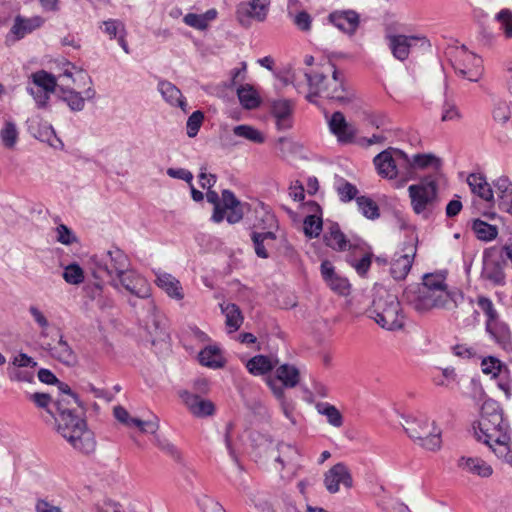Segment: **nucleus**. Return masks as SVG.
Instances as JSON below:
<instances>
[{
    "label": "nucleus",
    "mask_w": 512,
    "mask_h": 512,
    "mask_svg": "<svg viewBox=\"0 0 512 512\" xmlns=\"http://www.w3.org/2000/svg\"><path fill=\"white\" fill-rule=\"evenodd\" d=\"M156 283L169 297L176 300H182L184 298L180 281L171 274H159Z\"/></svg>",
    "instance_id": "nucleus-17"
},
{
    "label": "nucleus",
    "mask_w": 512,
    "mask_h": 512,
    "mask_svg": "<svg viewBox=\"0 0 512 512\" xmlns=\"http://www.w3.org/2000/svg\"><path fill=\"white\" fill-rule=\"evenodd\" d=\"M330 132L337 138L340 143H351L356 136L355 127L349 123L345 116L337 111L332 114L328 120Z\"/></svg>",
    "instance_id": "nucleus-11"
},
{
    "label": "nucleus",
    "mask_w": 512,
    "mask_h": 512,
    "mask_svg": "<svg viewBox=\"0 0 512 512\" xmlns=\"http://www.w3.org/2000/svg\"><path fill=\"white\" fill-rule=\"evenodd\" d=\"M410 304L419 312H425L445 304V295L419 285L408 293Z\"/></svg>",
    "instance_id": "nucleus-7"
},
{
    "label": "nucleus",
    "mask_w": 512,
    "mask_h": 512,
    "mask_svg": "<svg viewBox=\"0 0 512 512\" xmlns=\"http://www.w3.org/2000/svg\"><path fill=\"white\" fill-rule=\"evenodd\" d=\"M57 240L64 245H69L75 241V237L65 225L61 224L57 227Z\"/></svg>",
    "instance_id": "nucleus-53"
},
{
    "label": "nucleus",
    "mask_w": 512,
    "mask_h": 512,
    "mask_svg": "<svg viewBox=\"0 0 512 512\" xmlns=\"http://www.w3.org/2000/svg\"><path fill=\"white\" fill-rule=\"evenodd\" d=\"M222 312L226 318V326L229 328V332L237 331L242 323L243 316L238 306L232 303H228L226 305H221Z\"/></svg>",
    "instance_id": "nucleus-23"
},
{
    "label": "nucleus",
    "mask_w": 512,
    "mask_h": 512,
    "mask_svg": "<svg viewBox=\"0 0 512 512\" xmlns=\"http://www.w3.org/2000/svg\"><path fill=\"white\" fill-rule=\"evenodd\" d=\"M375 322L386 330L400 329L404 325V316L396 295L380 291L373 301Z\"/></svg>",
    "instance_id": "nucleus-5"
},
{
    "label": "nucleus",
    "mask_w": 512,
    "mask_h": 512,
    "mask_svg": "<svg viewBox=\"0 0 512 512\" xmlns=\"http://www.w3.org/2000/svg\"><path fill=\"white\" fill-rule=\"evenodd\" d=\"M340 484L351 488L353 480L348 468L342 463H337L325 474L324 485L330 493H337L340 490Z\"/></svg>",
    "instance_id": "nucleus-10"
},
{
    "label": "nucleus",
    "mask_w": 512,
    "mask_h": 512,
    "mask_svg": "<svg viewBox=\"0 0 512 512\" xmlns=\"http://www.w3.org/2000/svg\"><path fill=\"white\" fill-rule=\"evenodd\" d=\"M180 396L194 416L207 417L213 415L215 406L210 400L203 399L188 391L181 392Z\"/></svg>",
    "instance_id": "nucleus-13"
},
{
    "label": "nucleus",
    "mask_w": 512,
    "mask_h": 512,
    "mask_svg": "<svg viewBox=\"0 0 512 512\" xmlns=\"http://www.w3.org/2000/svg\"><path fill=\"white\" fill-rule=\"evenodd\" d=\"M321 272H322V275H323L324 279L327 282L333 280V278L338 277V275H336L335 272H334L333 266L328 261H324L321 264Z\"/></svg>",
    "instance_id": "nucleus-61"
},
{
    "label": "nucleus",
    "mask_w": 512,
    "mask_h": 512,
    "mask_svg": "<svg viewBox=\"0 0 512 512\" xmlns=\"http://www.w3.org/2000/svg\"><path fill=\"white\" fill-rule=\"evenodd\" d=\"M275 364L267 356L257 355L247 362L246 367L252 375L258 376L270 372Z\"/></svg>",
    "instance_id": "nucleus-27"
},
{
    "label": "nucleus",
    "mask_w": 512,
    "mask_h": 512,
    "mask_svg": "<svg viewBox=\"0 0 512 512\" xmlns=\"http://www.w3.org/2000/svg\"><path fill=\"white\" fill-rule=\"evenodd\" d=\"M221 206L223 209L224 218L226 217L229 223L234 224L242 219L243 213L241 210V204L230 191H223Z\"/></svg>",
    "instance_id": "nucleus-16"
},
{
    "label": "nucleus",
    "mask_w": 512,
    "mask_h": 512,
    "mask_svg": "<svg viewBox=\"0 0 512 512\" xmlns=\"http://www.w3.org/2000/svg\"><path fill=\"white\" fill-rule=\"evenodd\" d=\"M476 431L478 438L489 445L495 453L501 456L507 454L510 443L508 425L497 402L487 400L483 403Z\"/></svg>",
    "instance_id": "nucleus-1"
},
{
    "label": "nucleus",
    "mask_w": 512,
    "mask_h": 512,
    "mask_svg": "<svg viewBox=\"0 0 512 512\" xmlns=\"http://www.w3.org/2000/svg\"><path fill=\"white\" fill-rule=\"evenodd\" d=\"M329 20L341 31L353 34L359 25V15L352 10L336 11L329 15Z\"/></svg>",
    "instance_id": "nucleus-15"
},
{
    "label": "nucleus",
    "mask_w": 512,
    "mask_h": 512,
    "mask_svg": "<svg viewBox=\"0 0 512 512\" xmlns=\"http://www.w3.org/2000/svg\"><path fill=\"white\" fill-rule=\"evenodd\" d=\"M337 192L342 201L347 202L352 200L357 195V188L351 183H342L338 188Z\"/></svg>",
    "instance_id": "nucleus-48"
},
{
    "label": "nucleus",
    "mask_w": 512,
    "mask_h": 512,
    "mask_svg": "<svg viewBox=\"0 0 512 512\" xmlns=\"http://www.w3.org/2000/svg\"><path fill=\"white\" fill-rule=\"evenodd\" d=\"M275 379L282 383L280 387L284 390V388L297 386L300 381V374L294 366L283 364L276 369Z\"/></svg>",
    "instance_id": "nucleus-19"
},
{
    "label": "nucleus",
    "mask_w": 512,
    "mask_h": 512,
    "mask_svg": "<svg viewBox=\"0 0 512 512\" xmlns=\"http://www.w3.org/2000/svg\"><path fill=\"white\" fill-rule=\"evenodd\" d=\"M289 195L294 201H303L305 198L304 187L301 184H294L290 187Z\"/></svg>",
    "instance_id": "nucleus-62"
},
{
    "label": "nucleus",
    "mask_w": 512,
    "mask_h": 512,
    "mask_svg": "<svg viewBox=\"0 0 512 512\" xmlns=\"http://www.w3.org/2000/svg\"><path fill=\"white\" fill-rule=\"evenodd\" d=\"M31 30L32 25L30 24V21L24 20L21 17H16L12 32L16 35L17 38H22L27 32H30Z\"/></svg>",
    "instance_id": "nucleus-49"
},
{
    "label": "nucleus",
    "mask_w": 512,
    "mask_h": 512,
    "mask_svg": "<svg viewBox=\"0 0 512 512\" xmlns=\"http://www.w3.org/2000/svg\"><path fill=\"white\" fill-rule=\"evenodd\" d=\"M472 228L477 238L481 241L490 242L498 236V229L495 225L488 224L480 219L474 220Z\"/></svg>",
    "instance_id": "nucleus-30"
},
{
    "label": "nucleus",
    "mask_w": 512,
    "mask_h": 512,
    "mask_svg": "<svg viewBox=\"0 0 512 512\" xmlns=\"http://www.w3.org/2000/svg\"><path fill=\"white\" fill-rule=\"evenodd\" d=\"M38 377L39 380L43 383L53 384L57 382L55 375L47 369H40L38 372Z\"/></svg>",
    "instance_id": "nucleus-63"
},
{
    "label": "nucleus",
    "mask_w": 512,
    "mask_h": 512,
    "mask_svg": "<svg viewBox=\"0 0 512 512\" xmlns=\"http://www.w3.org/2000/svg\"><path fill=\"white\" fill-rule=\"evenodd\" d=\"M252 239H253V242H254V245H255V252L256 254L261 257V258H267L268 257V253L267 251L265 250L264 246H263V240L261 239V236L259 233H253V236H252Z\"/></svg>",
    "instance_id": "nucleus-58"
},
{
    "label": "nucleus",
    "mask_w": 512,
    "mask_h": 512,
    "mask_svg": "<svg viewBox=\"0 0 512 512\" xmlns=\"http://www.w3.org/2000/svg\"><path fill=\"white\" fill-rule=\"evenodd\" d=\"M114 416L122 424L127 425V426L132 425V422H131L132 418L129 416L128 411L125 408H123L122 406H116L114 408Z\"/></svg>",
    "instance_id": "nucleus-56"
},
{
    "label": "nucleus",
    "mask_w": 512,
    "mask_h": 512,
    "mask_svg": "<svg viewBox=\"0 0 512 512\" xmlns=\"http://www.w3.org/2000/svg\"><path fill=\"white\" fill-rule=\"evenodd\" d=\"M271 110L273 116L276 118L279 128H286L290 126V118L292 115V104L286 99H277L272 102Z\"/></svg>",
    "instance_id": "nucleus-18"
},
{
    "label": "nucleus",
    "mask_w": 512,
    "mask_h": 512,
    "mask_svg": "<svg viewBox=\"0 0 512 512\" xmlns=\"http://www.w3.org/2000/svg\"><path fill=\"white\" fill-rule=\"evenodd\" d=\"M58 416L56 418L58 431L70 444L82 453L89 454L95 450L93 434L87 429L85 421L74 415L75 406L68 398L56 401Z\"/></svg>",
    "instance_id": "nucleus-2"
},
{
    "label": "nucleus",
    "mask_w": 512,
    "mask_h": 512,
    "mask_svg": "<svg viewBox=\"0 0 512 512\" xmlns=\"http://www.w3.org/2000/svg\"><path fill=\"white\" fill-rule=\"evenodd\" d=\"M324 241L327 246L337 251H344L351 247L346 236L337 224H334L329 228L324 235Z\"/></svg>",
    "instance_id": "nucleus-20"
},
{
    "label": "nucleus",
    "mask_w": 512,
    "mask_h": 512,
    "mask_svg": "<svg viewBox=\"0 0 512 512\" xmlns=\"http://www.w3.org/2000/svg\"><path fill=\"white\" fill-rule=\"evenodd\" d=\"M371 265V255L366 254L358 262L352 264L355 270L360 274L364 275L368 271Z\"/></svg>",
    "instance_id": "nucleus-55"
},
{
    "label": "nucleus",
    "mask_w": 512,
    "mask_h": 512,
    "mask_svg": "<svg viewBox=\"0 0 512 512\" xmlns=\"http://www.w3.org/2000/svg\"><path fill=\"white\" fill-rule=\"evenodd\" d=\"M37 512H61L59 507L51 505L45 500H39L36 504Z\"/></svg>",
    "instance_id": "nucleus-64"
},
{
    "label": "nucleus",
    "mask_w": 512,
    "mask_h": 512,
    "mask_svg": "<svg viewBox=\"0 0 512 512\" xmlns=\"http://www.w3.org/2000/svg\"><path fill=\"white\" fill-rule=\"evenodd\" d=\"M294 22L301 30L304 31H308L311 27V17L305 11L297 13L294 17Z\"/></svg>",
    "instance_id": "nucleus-54"
},
{
    "label": "nucleus",
    "mask_w": 512,
    "mask_h": 512,
    "mask_svg": "<svg viewBox=\"0 0 512 512\" xmlns=\"http://www.w3.org/2000/svg\"><path fill=\"white\" fill-rule=\"evenodd\" d=\"M482 372L491 378H496L501 371V362L492 356L486 357L481 363Z\"/></svg>",
    "instance_id": "nucleus-42"
},
{
    "label": "nucleus",
    "mask_w": 512,
    "mask_h": 512,
    "mask_svg": "<svg viewBox=\"0 0 512 512\" xmlns=\"http://www.w3.org/2000/svg\"><path fill=\"white\" fill-rule=\"evenodd\" d=\"M59 389L63 392V396L61 398H68L71 400L72 406H79L80 402L78 397L72 393L70 387L67 384L61 383L59 385Z\"/></svg>",
    "instance_id": "nucleus-60"
},
{
    "label": "nucleus",
    "mask_w": 512,
    "mask_h": 512,
    "mask_svg": "<svg viewBox=\"0 0 512 512\" xmlns=\"http://www.w3.org/2000/svg\"><path fill=\"white\" fill-rule=\"evenodd\" d=\"M309 93L307 98L312 101L313 97L325 96L339 102H349V97L344 89L343 81L333 65H323L317 71L306 73Z\"/></svg>",
    "instance_id": "nucleus-4"
},
{
    "label": "nucleus",
    "mask_w": 512,
    "mask_h": 512,
    "mask_svg": "<svg viewBox=\"0 0 512 512\" xmlns=\"http://www.w3.org/2000/svg\"><path fill=\"white\" fill-rule=\"evenodd\" d=\"M316 409L319 414L327 417L328 422L334 427H340L343 423L342 415L339 410L330 404H318Z\"/></svg>",
    "instance_id": "nucleus-34"
},
{
    "label": "nucleus",
    "mask_w": 512,
    "mask_h": 512,
    "mask_svg": "<svg viewBox=\"0 0 512 512\" xmlns=\"http://www.w3.org/2000/svg\"><path fill=\"white\" fill-rule=\"evenodd\" d=\"M2 139L6 146L13 147L17 139V131L12 123H7L2 131Z\"/></svg>",
    "instance_id": "nucleus-50"
},
{
    "label": "nucleus",
    "mask_w": 512,
    "mask_h": 512,
    "mask_svg": "<svg viewBox=\"0 0 512 512\" xmlns=\"http://www.w3.org/2000/svg\"><path fill=\"white\" fill-rule=\"evenodd\" d=\"M440 164V160L433 154H417L413 156L411 161V166L419 169L427 167L438 168Z\"/></svg>",
    "instance_id": "nucleus-40"
},
{
    "label": "nucleus",
    "mask_w": 512,
    "mask_h": 512,
    "mask_svg": "<svg viewBox=\"0 0 512 512\" xmlns=\"http://www.w3.org/2000/svg\"><path fill=\"white\" fill-rule=\"evenodd\" d=\"M62 98L68 103L72 110H81L84 106V99L81 91L85 88L89 89L90 78L80 69L74 66L66 68L60 76Z\"/></svg>",
    "instance_id": "nucleus-6"
},
{
    "label": "nucleus",
    "mask_w": 512,
    "mask_h": 512,
    "mask_svg": "<svg viewBox=\"0 0 512 512\" xmlns=\"http://www.w3.org/2000/svg\"><path fill=\"white\" fill-rule=\"evenodd\" d=\"M414 253L397 256L391 264V273L395 279H403L409 273Z\"/></svg>",
    "instance_id": "nucleus-24"
},
{
    "label": "nucleus",
    "mask_w": 512,
    "mask_h": 512,
    "mask_svg": "<svg viewBox=\"0 0 512 512\" xmlns=\"http://www.w3.org/2000/svg\"><path fill=\"white\" fill-rule=\"evenodd\" d=\"M105 32L111 37H116L119 34V42L125 53H129L127 43L124 40L125 28L122 23L110 20L104 22Z\"/></svg>",
    "instance_id": "nucleus-35"
},
{
    "label": "nucleus",
    "mask_w": 512,
    "mask_h": 512,
    "mask_svg": "<svg viewBox=\"0 0 512 512\" xmlns=\"http://www.w3.org/2000/svg\"><path fill=\"white\" fill-rule=\"evenodd\" d=\"M330 288L340 295H347L350 291V284L347 279L340 276L328 282Z\"/></svg>",
    "instance_id": "nucleus-46"
},
{
    "label": "nucleus",
    "mask_w": 512,
    "mask_h": 512,
    "mask_svg": "<svg viewBox=\"0 0 512 512\" xmlns=\"http://www.w3.org/2000/svg\"><path fill=\"white\" fill-rule=\"evenodd\" d=\"M478 303H479V306L487 314V316L489 317V319L491 321L496 319L497 315H496V312L493 309V305H492L490 300H488L486 298H480Z\"/></svg>",
    "instance_id": "nucleus-59"
},
{
    "label": "nucleus",
    "mask_w": 512,
    "mask_h": 512,
    "mask_svg": "<svg viewBox=\"0 0 512 512\" xmlns=\"http://www.w3.org/2000/svg\"><path fill=\"white\" fill-rule=\"evenodd\" d=\"M499 196V206L512 214V185L506 184Z\"/></svg>",
    "instance_id": "nucleus-45"
},
{
    "label": "nucleus",
    "mask_w": 512,
    "mask_h": 512,
    "mask_svg": "<svg viewBox=\"0 0 512 512\" xmlns=\"http://www.w3.org/2000/svg\"><path fill=\"white\" fill-rule=\"evenodd\" d=\"M64 279L70 284H79L83 281V270L77 264H71L65 268Z\"/></svg>",
    "instance_id": "nucleus-43"
},
{
    "label": "nucleus",
    "mask_w": 512,
    "mask_h": 512,
    "mask_svg": "<svg viewBox=\"0 0 512 512\" xmlns=\"http://www.w3.org/2000/svg\"><path fill=\"white\" fill-rule=\"evenodd\" d=\"M359 210L368 219L379 217V208L377 204L370 198L361 196L356 199Z\"/></svg>",
    "instance_id": "nucleus-37"
},
{
    "label": "nucleus",
    "mask_w": 512,
    "mask_h": 512,
    "mask_svg": "<svg viewBox=\"0 0 512 512\" xmlns=\"http://www.w3.org/2000/svg\"><path fill=\"white\" fill-rule=\"evenodd\" d=\"M33 82L36 86L44 90L43 96L35 95L34 91L31 90L30 93L34 96L40 107H44L49 98V94L53 93L56 89L57 82L53 75L47 73L46 71H38L32 75Z\"/></svg>",
    "instance_id": "nucleus-14"
},
{
    "label": "nucleus",
    "mask_w": 512,
    "mask_h": 512,
    "mask_svg": "<svg viewBox=\"0 0 512 512\" xmlns=\"http://www.w3.org/2000/svg\"><path fill=\"white\" fill-rule=\"evenodd\" d=\"M207 200L214 204V213L212 215V219L215 222H221L224 219V213L222 209V203L219 201L218 194L215 191H211L210 189L207 191Z\"/></svg>",
    "instance_id": "nucleus-44"
},
{
    "label": "nucleus",
    "mask_w": 512,
    "mask_h": 512,
    "mask_svg": "<svg viewBox=\"0 0 512 512\" xmlns=\"http://www.w3.org/2000/svg\"><path fill=\"white\" fill-rule=\"evenodd\" d=\"M184 21L187 25L198 29H205L207 27L206 19L202 15L190 13L184 17Z\"/></svg>",
    "instance_id": "nucleus-52"
},
{
    "label": "nucleus",
    "mask_w": 512,
    "mask_h": 512,
    "mask_svg": "<svg viewBox=\"0 0 512 512\" xmlns=\"http://www.w3.org/2000/svg\"><path fill=\"white\" fill-rule=\"evenodd\" d=\"M237 95L245 109H255L260 105L261 100L257 91L249 84L238 88Z\"/></svg>",
    "instance_id": "nucleus-26"
},
{
    "label": "nucleus",
    "mask_w": 512,
    "mask_h": 512,
    "mask_svg": "<svg viewBox=\"0 0 512 512\" xmlns=\"http://www.w3.org/2000/svg\"><path fill=\"white\" fill-rule=\"evenodd\" d=\"M233 132L236 136L243 137L255 143H263L264 136L256 128L249 125H238L234 127Z\"/></svg>",
    "instance_id": "nucleus-36"
},
{
    "label": "nucleus",
    "mask_w": 512,
    "mask_h": 512,
    "mask_svg": "<svg viewBox=\"0 0 512 512\" xmlns=\"http://www.w3.org/2000/svg\"><path fill=\"white\" fill-rule=\"evenodd\" d=\"M461 465L480 477H488L492 474L490 466L473 458H462Z\"/></svg>",
    "instance_id": "nucleus-38"
},
{
    "label": "nucleus",
    "mask_w": 512,
    "mask_h": 512,
    "mask_svg": "<svg viewBox=\"0 0 512 512\" xmlns=\"http://www.w3.org/2000/svg\"><path fill=\"white\" fill-rule=\"evenodd\" d=\"M203 120H204V114L199 110L193 112L189 116L187 123H186V128H187V135L190 138H193L198 134V131L203 123Z\"/></svg>",
    "instance_id": "nucleus-41"
},
{
    "label": "nucleus",
    "mask_w": 512,
    "mask_h": 512,
    "mask_svg": "<svg viewBox=\"0 0 512 512\" xmlns=\"http://www.w3.org/2000/svg\"><path fill=\"white\" fill-rule=\"evenodd\" d=\"M132 425L139 428V430L143 433H155L158 430V422L157 421H142L140 419L134 418L131 419Z\"/></svg>",
    "instance_id": "nucleus-51"
},
{
    "label": "nucleus",
    "mask_w": 512,
    "mask_h": 512,
    "mask_svg": "<svg viewBox=\"0 0 512 512\" xmlns=\"http://www.w3.org/2000/svg\"><path fill=\"white\" fill-rule=\"evenodd\" d=\"M468 184L471 187L472 191L479 195L481 198L485 199L486 201L492 200V189L482 176L471 174L468 177Z\"/></svg>",
    "instance_id": "nucleus-29"
},
{
    "label": "nucleus",
    "mask_w": 512,
    "mask_h": 512,
    "mask_svg": "<svg viewBox=\"0 0 512 512\" xmlns=\"http://www.w3.org/2000/svg\"><path fill=\"white\" fill-rule=\"evenodd\" d=\"M407 436L428 452H437L443 446V423L422 416H403L401 423Z\"/></svg>",
    "instance_id": "nucleus-3"
},
{
    "label": "nucleus",
    "mask_w": 512,
    "mask_h": 512,
    "mask_svg": "<svg viewBox=\"0 0 512 512\" xmlns=\"http://www.w3.org/2000/svg\"><path fill=\"white\" fill-rule=\"evenodd\" d=\"M105 266L110 275L121 277L128 266L127 258L120 251L108 252V260Z\"/></svg>",
    "instance_id": "nucleus-22"
},
{
    "label": "nucleus",
    "mask_w": 512,
    "mask_h": 512,
    "mask_svg": "<svg viewBox=\"0 0 512 512\" xmlns=\"http://www.w3.org/2000/svg\"><path fill=\"white\" fill-rule=\"evenodd\" d=\"M406 158V154L398 149L388 148L374 158V165L378 174L386 179L392 180L398 176L397 159Z\"/></svg>",
    "instance_id": "nucleus-8"
},
{
    "label": "nucleus",
    "mask_w": 512,
    "mask_h": 512,
    "mask_svg": "<svg viewBox=\"0 0 512 512\" xmlns=\"http://www.w3.org/2000/svg\"><path fill=\"white\" fill-rule=\"evenodd\" d=\"M497 19L504 29L507 37H512V12L509 10H502L498 13Z\"/></svg>",
    "instance_id": "nucleus-47"
},
{
    "label": "nucleus",
    "mask_w": 512,
    "mask_h": 512,
    "mask_svg": "<svg viewBox=\"0 0 512 512\" xmlns=\"http://www.w3.org/2000/svg\"><path fill=\"white\" fill-rule=\"evenodd\" d=\"M160 92L162 96L171 104L179 106L184 112L186 109V102L182 97L181 91L169 82L160 84Z\"/></svg>",
    "instance_id": "nucleus-28"
},
{
    "label": "nucleus",
    "mask_w": 512,
    "mask_h": 512,
    "mask_svg": "<svg viewBox=\"0 0 512 512\" xmlns=\"http://www.w3.org/2000/svg\"><path fill=\"white\" fill-rule=\"evenodd\" d=\"M266 383L272 390L273 394L279 400H281V405H282V410H283L284 415L289 419V421L291 422L292 425H295L296 420L293 417L292 412L289 409V407L285 401V394H284L283 389L281 387H279V385H277L276 380L274 378H271V377L267 378Z\"/></svg>",
    "instance_id": "nucleus-33"
},
{
    "label": "nucleus",
    "mask_w": 512,
    "mask_h": 512,
    "mask_svg": "<svg viewBox=\"0 0 512 512\" xmlns=\"http://www.w3.org/2000/svg\"><path fill=\"white\" fill-rule=\"evenodd\" d=\"M269 4L270 0H250L246 15L254 20L263 21L267 16Z\"/></svg>",
    "instance_id": "nucleus-32"
},
{
    "label": "nucleus",
    "mask_w": 512,
    "mask_h": 512,
    "mask_svg": "<svg viewBox=\"0 0 512 512\" xmlns=\"http://www.w3.org/2000/svg\"><path fill=\"white\" fill-rule=\"evenodd\" d=\"M200 184L203 189H211V187L216 182V177L213 174H209L206 172V169H203L200 173Z\"/></svg>",
    "instance_id": "nucleus-57"
},
{
    "label": "nucleus",
    "mask_w": 512,
    "mask_h": 512,
    "mask_svg": "<svg viewBox=\"0 0 512 512\" xmlns=\"http://www.w3.org/2000/svg\"><path fill=\"white\" fill-rule=\"evenodd\" d=\"M49 352L52 357L66 365H74L76 363L75 353L62 337L54 346L49 347Z\"/></svg>",
    "instance_id": "nucleus-21"
},
{
    "label": "nucleus",
    "mask_w": 512,
    "mask_h": 512,
    "mask_svg": "<svg viewBox=\"0 0 512 512\" xmlns=\"http://www.w3.org/2000/svg\"><path fill=\"white\" fill-rule=\"evenodd\" d=\"M198 357L200 363L209 368H221L224 365L222 354L216 347L204 348L200 351Z\"/></svg>",
    "instance_id": "nucleus-25"
},
{
    "label": "nucleus",
    "mask_w": 512,
    "mask_h": 512,
    "mask_svg": "<svg viewBox=\"0 0 512 512\" xmlns=\"http://www.w3.org/2000/svg\"><path fill=\"white\" fill-rule=\"evenodd\" d=\"M409 195L416 213L422 212L437 195L434 182H421L409 187Z\"/></svg>",
    "instance_id": "nucleus-9"
},
{
    "label": "nucleus",
    "mask_w": 512,
    "mask_h": 512,
    "mask_svg": "<svg viewBox=\"0 0 512 512\" xmlns=\"http://www.w3.org/2000/svg\"><path fill=\"white\" fill-rule=\"evenodd\" d=\"M304 233L310 238L318 237L322 231V218L318 215H309L304 219Z\"/></svg>",
    "instance_id": "nucleus-39"
},
{
    "label": "nucleus",
    "mask_w": 512,
    "mask_h": 512,
    "mask_svg": "<svg viewBox=\"0 0 512 512\" xmlns=\"http://www.w3.org/2000/svg\"><path fill=\"white\" fill-rule=\"evenodd\" d=\"M393 55L403 61L407 59L410 49L420 46H428L429 43L425 38L407 37L404 35L391 36L389 38Z\"/></svg>",
    "instance_id": "nucleus-12"
},
{
    "label": "nucleus",
    "mask_w": 512,
    "mask_h": 512,
    "mask_svg": "<svg viewBox=\"0 0 512 512\" xmlns=\"http://www.w3.org/2000/svg\"><path fill=\"white\" fill-rule=\"evenodd\" d=\"M421 286L446 296V276L444 273H429L423 277Z\"/></svg>",
    "instance_id": "nucleus-31"
}]
</instances>
